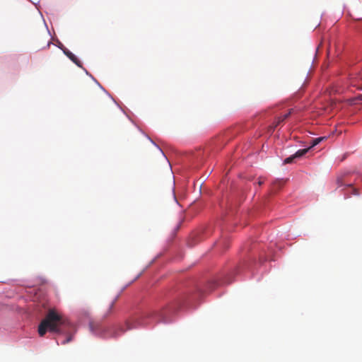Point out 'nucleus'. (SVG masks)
Segmentation results:
<instances>
[{
  "label": "nucleus",
  "mask_w": 362,
  "mask_h": 362,
  "mask_svg": "<svg viewBox=\"0 0 362 362\" xmlns=\"http://www.w3.org/2000/svg\"><path fill=\"white\" fill-rule=\"evenodd\" d=\"M309 150V147L298 150L295 153L285 158L284 160V164L292 163L295 159L300 158L303 156H305L308 152Z\"/></svg>",
  "instance_id": "4"
},
{
  "label": "nucleus",
  "mask_w": 362,
  "mask_h": 362,
  "mask_svg": "<svg viewBox=\"0 0 362 362\" xmlns=\"http://www.w3.org/2000/svg\"><path fill=\"white\" fill-rule=\"evenodd\" d=\"M358 180L362 182V174L344 173L337 177V189L340 192H343L345 199L351 197H358L359 196L358 190L354 187V185Z\"/></svg>",
  "instance_id": "2"
},
{
  "label": "nucleus",
  "mask_w": 362,
  "mask_h": 362,
  "mask_svg": "<svg viewBox=\"0 0 362 362\" xmlns=\"http://www.w3.org/2000/svg\"><path fill=\"white\" fill-rule=\"evenodd\" d=\"M70 325V322L54 309H49L45 318L38 326V333L43 337L47 331L56 334H62L63 328Z\"/></svg>",
  "instance_id": "1"
},
{
  "label": "nucleus",
  "mask_w": 362,
  "mask_h": 362,
  "mask_svg": "<svg viewBox=\"0 0 362 362\" xmlns=\"http://www.w3.org/2000/svg\"><path fill=\"white\" fill-rule=\"evenodd\" d=\"M119 295H117L110 302V305H109V308L107 309V313H105V317H107L108 315H110L112 312V310H113V308L116 303V302L117 301V300L119 299Z\"/></svg>",
  "instance_id": "8"
},
{
  "label": "nucleus",
  "mask_w": 362,
  "mask_h": 362,
  "mask_svg": "<svg viewBox=\"0 0 362 362\" xmlns=\"http://www.w3.org/2000/svg\"><path fill=\"white\" fill-rule=\"evenodd\" d=\"M356 99H357V100H358L362 101V94L358 95L356 97Z\"/></svg>",
  "instance_id": "14"
},
{
  "label": "nucleus",
  "mask_w": 362,
  "mask_h": 362,
  "mask_svg": "<svg viewBox=\"0 0 362 362\" xmlns=\"http://www.w3.org/2000/svg\"><path fill=\"white\" fill-rule=\"evenodd\" d=\"M139 131L150 141V142L154 146H156L158 150L159 151L162 153V155L167 159L164 152L163 151V150L160 148V146L151 138L149 137L147 134H146L144 132H143L141 131V129H139Z\"/></svg>",
  "instance_id": "9"
},
{
  "label": "nucleus",
  "mask_w": 362,
  "mask_h": 362,
  "mask_svg": "<svg viewBox=\"0 0 362 362\" xmlns=\"http://www.w3.org/2000/svg\"><path fill=\"white\" fill-rule=\"evenodd\" d=\"M61 45H62V43L61 42H59V40L57 41V47L59 48V47H62Z\"/></svg>",
  "instance_id": "13"
},
{
  "label": "nucleus",
  "mask_w": 362,
  "mask_h": 362,
  "mask_svg": "<svg viewBox=\"0 0 362 362\" xmlns=\"http://www.w3.org/2000/svg\"><path fill=\"white\" fill-rule=\"evenodd\" d=\"M262 184H263V181H262V180L258 181L259 186L262 185Z\"/></svg>",
  "instance_id": "15"
},
{
  "label": "nucleus",
  "mask_w": 362,
  "mask_h": 362,
  "mask_svg": "<svg viewBox=\"0 0 362 362\" xmlns=\"http://www.w3.org/2000/svg\"><path fill=\"white\" fill-rule=\"evenodd\" d=\"M291 114V111L283 115L281 117H279L276 119L274 122V125L272 127V129L274 130L278 125H279L281 122H283L286 119H287L290 115Z\"/></svg>",
  "instance_id": "7"
},
{
  "label": "nucleus",
  "mask_w": 362,
  "mask_h": 362,
  "mask_svg": "<svg viewBox=\"0 0 362 362\" xmlns=\"http://www.w3.org/2000/svg\"><path fill=\"white\" fill-rule=\"evenodd\" d=\"M327 139L326 136H320V137H317V138H315L314 139L313 141H312V144H311V146L309 147L310 149L315 146H317V144H319L321 141L325 140Z\"/></svg>",
  "instance_id": "10"
},
{
  "label": "nucleus",
  "mask_w": 362,
  "mask_h": 362,
  "mask_svg": "<svg viewBox=\"0 0 362 362\" xmlns=\"http://www.w3.org/2000/svg\"><path fill=\"white\" fill-rule=\"evenodd\" d=\"M172 197H173V202H175V204H179V202L180 201H182V198H178L175 193V189H174V187L172 189Z\"/></svg>",
  "instance_id": "11"
},
{
  "label": "nucleus",
  "mask_w": 362,
  "mask_h": 362,
  "mask_svg": "<svg viewBox=\"0 0 362 362\" xmlns=\"http://www.w3.org/2000/svg\"><path fill=\"white\" fill-rule=\"evenodd\" d=\"M62 47H59V49L62 50L63 53L77 66L82 67V63L81 61L76 57L75 54H74L71 51L66 49L63 45H61Z\"/></svg>",
  "instance_id": "5"
},
{
  "label": "nucleus",
  "mask_w": 362,
  "mask_h": 362,
  "mask_svg": "<svg viewBox=\"0 0 362 362\" xmlns=\"http://www.w3.org/2000/svg\"><path fill=\"white\" fill-rule=\"evenodd\" d=\"M86 74V75L89 76L97 84L98 86L114 101L115 103H116L117 105L118 104L115 100V99L111 96V95L106 91V90L100 84V83L85 69L83 66L81 67Z\"/></svg>",
  "instance_id": "6"
},
{
  "label": "nucleus",
  "mask_w": 362,
  "mask_h": 362,
  "mask_svg": "<svg viewBox=\"0 0 362 362\" xmlns=\"http://www.w3.org/2000/svg\"><path fill=\"white\" fill-rule=\"evenodd\" d=\"M119 335V334H117L116 332L112 334L113 337H117Z\"/></svg>",
  "instance_id": "16"
},
{
  "label": "nucleus",
  "mask_w": 362,
  "mask_h": 362,
  "mask_svg": "<svg viewBox=\"0 0 362 362\" xmlns=\"http://www.w3.org/2000/svg\"><path fill=\"white\" fill-rule=\"evenodd\" d=\"M167 308H163L162 310L158 312V311H148L145 312L142 314L141 317L140 318H136L133 320V321L127 320L125 322L126 329H123L122 327H120L119 329L121 331V333L125 332L127 330H130L132 329H135L138 327L139 326L144 325L146 322H144L145 318L151 317L153 316H156L159 318L160 321L166 322L165 320V314L167 313Z\"/></svg>",
  "instance_id": "3"
},
{
  "label": "nucleus",
  "mask_w": 362,
  "mask_h": 362,
  "mask_svg": "<svg viewBox=\"0 0 362 362\" xmlns=\"http://www.w3.org/2000/svg\"><path fill=\"white\" fill-rule=\"evenodd\" d=\"M72 340V336L69 335L64 340H63L61 343L62 344H66L70 342Z\"/></svg>",
  "instance_id": "12"
}]
</instances>
